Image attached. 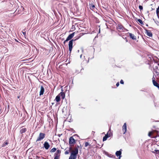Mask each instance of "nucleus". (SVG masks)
I'll return each mask as SVG.
<instances>
[{
  "label": "nucleus",
  "instance_id": "nucleus-1",
  "mask_svg": "<svg viewBox=\"0 0 159 159\" xmlns=\"http://www.w3.org/2000/svg\"><path fill=\"white\" fill-rule=\"evenodd\" d=\"M78 153V148H75L74 150L71 152L70 156L69 157V159H76Z\"/></svg>",
  "mask_w": 159,
  "mask_h": 159
},
{
  "label": "nucleus",
  "instance_id": "nucleus-2",
  "mask_svg": "<svg viewBox=\"0 0 159 159\" xmlns=\"http://www.w3.org/2000/svg\"><path fill=\"white\" fill-rule=\"evenodd\" d=\"M84 34L83 33H80L77 39H78L80 38ZM77 39H76L75 40L72 39L71 40H70L69 42V49L70 51V53H71V51L72 50V48H73V41H75Z\"/></svg>",
  "mask_w": 159,
  "mask_h": 159
},
{
  "label": "nucleus",
  "instance_id": "nucleus-3",
  "mask_svg": "<svg viewBox=\"0 0 159 159\" xmlns=\"http://www.w3.org/2000/svg\"><path fill=\"white\" fill-rule=\"evenodd\" d=\"M45 134L42 133H40L39 134V136L37 138L36 141L37 142L40 141L43 139L45 138Z\"/></svg>",
  "mask_w": 159,
  "mask_h": 159
},
{
  "label": "nucleus",
  "instance_id": "nucleus-4",
  "mask_svg": "<svg viewBox=\"0 0 159 159\" xmlns=\"http://www.w3.org/2000/svg\"><path fill=\"white\" fill-rule=\"evenodd\" d=\"M122 149H120V150L117 151L116 152V156L118 157V159H120V158L121 157V151Z\"/></svg>",
  "mask_w": 159,
  "mask_h": 159
},
{
  "label": "nucleus",
  "instance_id": "nucleus-5",
  "mask_svg": "<svg viewBox=\"0 0 159 159\" xmlns=\"http://www.w3.org/2000/svg\"><path fill=\"white\" fill-rule=\"evenodd\" d=\"M122 130L123 132V134H125L126 132L127 131V125L125 123L124 124V125L122 127Z\"/></svg>",
  "mask_w": 159,
  "mask_h": 159
},
{
  "label": "nucleus",
  "instance_id": "nucleus-6",
  "mask_svg": "<svg viewBox=\"0 0 159 159\" xmlns=\"http://www.w3.org/2000/svg\"><path fill=\"white\" fill-rule=\"evenodd\" d=\"M75 32L71 34H70L66 38V41H68L70 40L74 36Z\"/></svg>",
  "mask_w": 159,
  "mask_h": 159
},
{
  "label": "nucleus",
  "instance_id": "nucleus-7",
  "mask_svg": "<svg viewBox=\"0 0 159 159\" xmlns=\"http://www.w3.org/2000/svg\"><path fill=\"white\" fill-rule=\"evenodd\" d=\"M69 144H74L75 143V140L73 137H71L69 139Z\"/></svg>",
  "mask_w": 159,
  "mask_h": 159
},
{
  "label": "nucleus",
  "instance_id": "nucleus-8",
  "mask_svg": "<svg viewBox=\"0 0 159 159\" xmlns=\"http://www.w3.org/2000/svg\"><path fill=\"white\" fill-rule=\"evenodd\" d=\"M109 132L108 131L107 133L105 134V136L103 138V141H104L106 140L107 139L110 137V134H109Z\"/></svg>",
  "mask_w": 159,
  "mask_h": 159
},
{
  "label": "nucleus",
  "instance_id": "nucleus-9",
  "mask_svg": "<svg viewBox=\"0 0 159 159\" xmlns=\"http://www.w3.org/2000/svg\"><path fill=\"white\" fill-rule=\"evenodd\" d=\"M44 147L45 148V149L46 150L48 149V148L50 147V145L47 142H45L44 144Z\"/></svg>",
  "mask_w": 159,
  "mask_h": 159
},
{
  "label": "nucleus",
  "instance_id": "nucleus-10",
  "mask_svg": "<svg viewBox=\"0 0 159 159\" xmlns=\"http://www.w3.org/2000/svg\"><path fill=\"white\" fill-rule=\"evenodd\" d=\"M159 70V65H158V64L155 63V64L154 65L153 70Z\"/></svg>",
  "mask_w": 159,
  "mask_h": 159
},
{
  "label": "nucleus",
  "instance_id": "nucleus-11",
  "mask_svg": "<svg viewBox=\"0 0 159 159\" xmlns=\"http://www.w3.org/2000/svg\"><path fill=\"white\" fill-rule=\"evenodd\" d=\"M129 34L130 37V38L131 39L133 40L136 39V37L135 36V35L134 34H133L131 33H129Z\"/></svg>",
  "mask_w": 159,
  "mask_h": 159
},
{
  "label": "nucleus",
  "instance_id": "nucleus-12",
  "mask_svg": "<svg viewBox=\"0 0 159 159\" xmlns=\"http://www.w3.org/2000/svg\"><path fill=\"white\" fill-rule=\"evenodd\" d=\"M58 95H60V97H61L62 99H64L65 97V94L63 92H61Z\"/></svg>",
  "mask_w": 159,
  "mask_h": 159
},
{
  "label": "nucleus",
  "instance_id": "nucleus-13",
  "mask_svg": "<svg viewBox=\"0 0 159 159\" xmlns=\"http://www.w3.org/2000/svg\"><path fill=\"white\" fill-rule=\"evenodd\" d=\"M152 82H153V85L157 87L159 89V84L154 80H152Z\"/></svg>",
  "mask_w": 159,
  "mask_h": 159
},
{
  "label": "nucleus",
  "instance_id": "nucleus-14",
  "mask_svg": "<svg viewBox=\"0 0 159 159\" xmlns=\"http://www.w3.org/2000/svg\"><path fill=\"white\" fill-rule=\"evenodd\" d=\"M146 33L147 34L148 36L149 37H152V34L151 32L148 30H146Z\"/></svg>",
  "mask_w": 159,
  "mask_h": 159
},
{
  "label": "nucleus",
  "instance_id": "nucleus-15",
  "mask_svg": "<svg viewBox=\"0 0 159 159\" xmlns=\"http://www.w3.org/2000/svg\"><path fill=\"white\" fill-rule=\"evenodd\" d=\"M55 100L57 102H58L60 101V95H58L55 98Z\"/></svg>",
  "mask_w": 159,
  "mask_h": 159
},
{
  "label": "nucleus",
  "instance_id": "nucleus-16",
  "mask_svg": "<svg viewBox=\"0 0 159 159\" xmlns=\"http://www.w3.org/2000/svg\"><path fill=\"white\" fill-rule=\"evenodd\" d=\"M27 129L26 128H22L21 129L20 131V133L22 134L23 133H25Z\"/></svg>",
  "mask_w": 159,
  "mask_h": 159
},
{
  "label": "nucleus",
  "instance_id": "nucleus-17",
  "mask_svg": "<svg viewBox=\"0 0 159 159\" xmlns=\"http://www.w3.org/2000/svg\"><path fill=\"white\" fill-rule=\"evenodd\" d=\"M123 26L122 25H118L117 29H119L120 30H123Z\"/></svg>",
  "mask_w": 159,
  "mask_h": 159
},
{
  "label": "nucleus",
  "instance_id": "nucleus-18",
  "mask_svg": "<svg viewBox=\"0 0 159 159\" xmlns=\"http://www.w3.org/2000/svg\"><path fill=\"white\" fill-rule=\"evenodd\" d=\"M8 144V142H7V141H5V142H4L3 143V144H2V147H4L6 146V145H7Z\"/></svg>",
  "mask_w": 159,
  "mask_h": 159
},
{
  "label": "nucleus",
  "instance_id": "nucleus-19",
  "mask_svg": "<svg viewBox=\"0 0 159 159\" xmlns=\"http://www.w3.org/2000/svg\"><path fill=\"white\" fill-rule=\"evenodd\" d=\"M159 12V6H158V8L157 9V10H156V13H157V17H158V16H159V15H158Z\"/></svg>",
  "mask_w": 159,
  "mask_h": 159
},
{
  "label": "nucleus",
  "instance_id": "nucleus-20",
  "mask_svg": "<svg viewBox=\"0 0 159 159\" xmlns=\"http://www.w3.org/2000/svg\"><path fill=\"white\" fill-rule=\"evenodd\" d=\"M60 154L57 153L56 152L54 154V156L59 157Z\"/></svg>",
  "mask_w": 159,
  "mask_h": 159
},
{
  "label": "nucleus",
  "instance_id": "nucleus-21",
  "mask_svg": "<svg viewBox=\"0 0 159 159\" xmlns=\"http://www.w3.org/2000/svg\"><path fill=\"white\" fill-rule=\"evenodd\" d=\"M56 150V148H52L51 150V152H54Z\"/></svg>",
  "mask_w": 159,
  "mask_h": 159
},
{
  "label": "nucleus",
  "instance_id": "nucleus-22",
  "mask_svg": "<svg viewBox=\"0 0 159 159\" xmlns=\"http://www.w3.org/2000/svg\"><path fill=\"white\" fill-rule=\"evenodd\" d=\"M44 92V90H40V93L39 95L40 96L42 95Z\"/></svg>",
  "mask_w": 159,
  "mask_h": 159
},
{
  "label": "nucleus",
  "instance_id": "nucleus-23",
  "mask_svg": "<svg viewBox=\"0 0 159 159\" xmlns=\"http://www.w3.org/2000/svg\"><path fill=\"white\" fill-rule=\"evenodd\" d=\"M90 146V145L89 144V143L87 142H86L85 143V147H86L87 146Z\"/></svg>",
  "mask_w": 159,
  "mask_h": 159
},
{
  "label": "nucleus",
  "instance_id": "nucleus-24",
  "mask_svg": "<svg viewBox=\"0 0 159 159\" xmlns=\"http://www.w3.org/2000/svg\"><path fill=\"white\" fill-rule=\"evenodd\" d=\"M138 21L141 24H143V21L140 19H139L138 20Z\"/></svg>",
  "mask_w": 159,
  "mask_h": 159
},
{
  "label": "nucleus",
  "instance_id": "nucleus-25",
  "mask_svg": "<svg viewBox=\"0 0 159 159\" xmlns=\"http://www.w3.org/2000/svg\"><path fill=\"white\" fill-rule=\"evenodd\" d=\"M152 132H149L148 134V136L150 137H151V135H152Z\"/></svg>",
  "mask_w": 159,
  "mask_h": 159
},
{
  "label": "nucleus",
  "instance_id": "nucleus-26",
  "mask_svg": "<svg viewBox=\"0 0 159 159\" xmlns=\"http://www.w3.org/2000/svg\"><path fill=\"white\" fill-rule=\"evenodd\" d=\"M56 152L57 153H58V154H60V153H61V151L59 150H57V151H56Z\"/></svg>",
  "mask_w": 159,
  "mask_h": 159
},
{
  "label": "nucleus",
  "instance_id": "nucleus-27",
  "mask_svg": "<svg viewBox=\"0 0 159 159\" xmlns=\"http://www.w3.org/2000/svg\"><path fill=\"white\" fill-rule=\"evenodd\" d=\"M95 7V6L94 5H92L90 6V8L91 9H92L93 8H94Z\"/></svg>",
  "mask_w": 159,
  "mask_h": 159
},
{
  "label": "nucleus",
  "instance_id": "nucleus-28",
  "mask_svg": "<svg viewBox=\"0 0 159 159\" xmlns=\"http://www.w3.org/2000/svg\"><path fill=\"white\" fill-rule=\"evenodd\" d=\"M157 70H154L155 71H154L156 73L157 75H158V74H159V72L157 71Z\"/></svg>",
  "mask_w": 159,
  "mask_h": 159
},
{
  "label": "nucleus",
  "instance_id": "nucleus-29",
  "mask_svg": "<svg viewBox=\"0 0 159 159\" xmlns=\"http://www.w3.org/2000/svg\"><path fill=\"white\" fill-rule=\"evenodd\" d=\"M139 8L140 10H142L143 9V7L140 5L139 6Z\"/></svg>",
  "mask_w": 159,
  "mask_h": 159
},
{
  "label": "nucleus",
  "instance_id": "nucleus-30",
  "mask_svg": "<svg viewBox=\"0 0 159 159\" xmlns=\"http://www.w3.org/2000/svg\"><path fill=\"white\" fill-rule=\"evenodd\" d=\"M69 153V152L68 151H66L65 152V154L66 155L68 154Z\"/></svg>",
  "mask_w": 159,
  "mask_h": 159
},
{
  "label": "nucleus",
  "instance_id": "nucleus-31",
  "mask_svg": "<svg viewBox=\"0 0 159 159\" xmlns=\"http://www.w3.org/2000/svg\"><path fill=\"white\" fill-rule=\"evenodd\" d=\"M22 34H23V35H24L25 36V35H26V32H25L22 31Z\"/></svg>",
  "mask_w": 159,
  "mask_h": 159
},
{
  "label": "nucleus",
  "instance_id": "nucleus-32",
  "mask_svg": "<svg viewBox=\"0 0 159 159\" xmlns=\"http://www.w3.org/2000/svg\"><path fill=\"white\" fill-rule=\"evenodd\" d=\"M120 83L121 84H124V81L123 80H121L120 81Z\"/></svg>",
  "mask_w": 159,
  "mask_h": 159
},
{
  "label": "nucleus",
  "instance_id": "nucleus-33",
  "mask_svg": "<svg viewBox=\"0 0 159 159\" xmlns=\"http://www.w3.org/2000/svg\"><path fill=\"white\" fill-rule=\"evenodd\" d=\"M154 151L156 153H158L159 152V150H155Z\"/></svg>",
  "mask_w": 159,
  "mask_h": 159
},
{
  "label": "nucleus",
  "instance_id": "nucleus-34",
  "mask_svg": "<svg viewBox=\"0 0 159 159\" xmlns=\"http://www.w3.org/2000/svg\"><path fill=\"white\" fill-rule=\"evenodd\" d=\"M40 88H41V89H44L42 85L40 86Z\"/></svg>",
  "mask_w": 159,
  "mask_h": 159
},
{
  "label": "nucleus",
  "instance_id": "nucleus-35",
  "mask_svg": "<svg viewBox=\"0 0 159 159\" xmlns=\"http://www.w3.org/2000/svg\"><path fill=\"white\" fill-rule=\"evenodd\" d=\"M119 85V82H117L116 84V86L117 87H118Z\"/></svg>",
  "mask_w": 159,
  "mask_h": 159
},
{
  "label": "nucleus",
  "instance_id": "nucleus-36",
  "mask_svg": "<svg viewBox=\"0 0 159 159\" xmlns=\"http://www.w3.org/2000/svg\"><path fill=\"white\" fill-rule=\"evenodd\" d=\"M59 157H55V156L54 157V159H59Z\"/></svg>",
  "mask_w": 159,
  "mask_h": 159
},
{
  "label": "nucleus",
  "instance_id": "nucleus-37",
  "mask_svg": "<svg viewBox=\"0 0 159 159\" xmlns=\"http://www.w3.org/2000/svg\"><path fill=\"white\" fill-rule=\"evenodd\" d=\"M110 157H115V156H112V155H111V156H110Z\"/></svg>",
  "mask_w": 159,
  "mask_h": 159
},
{
  "label": "nucleus",
  "instance_id": "nucleus-38",
  "mask_svg": "<svg viewBox=\"0 0 159 159\" xmlns=\"http://www.w3.org/2000/svg\"><path fill=\"white\" fill-rule=\"evenodd\" d=\"M79 146L78 145H77V147L76 148H78H78H79Z\"/></svg>",
  "mask_w": 159,
  "mask_h": 159
},
{
  "label": "nucleus",
  "instance_id": "nucleus-39",
  "mask_svg": "<svg viewBox=\"0 0 159 159\" xmlns=\"http://www.w3.org/2000/svg\"><path fill=\"white\" fill-rule=\"evenodd\" d=\"M67 41H66V40H65L64 42V43H65L66 42H67Z\"/></svg>",
  "mask_w": 159,
  "mask_h": 159
},
{
  "label": "nucleus",
  "instance_id": "nucleus-40",
  "mask_svg": "<svg viewBox=\"0 0 159 159\" xmlns=\"http://www.w3.org/2000/svg\"><path fill=\"white\" fill-rule=\"evenodd\" d=\"M82 54H81V55H80V58H81V57H82Z\"/></svg>",
  "mask_w": 159,
  "mask_h": 159
},
{
  "label": "nucleus",
  "instance_id": "nucleus-41",
  "mask_svg": "<svg viewBox=\"0 0 159 159\" xmlns=\"http://www.w3.org/2000/svg\"><path fill=\"white\" fill-rule=\"evenodd\" d=\"M17 98H20V96H18Z\"/></svg>",
  "mask_w": 159,
  "mask_h": 159
},
{
  "label": "nucleus",
  "instance_id": "nucleus-42",
  "mask_svg": "<svg viewBox=\"0 0 159 159\" xmlns=\"http://www.w3.org/2000/svg\"><path fill=\"white\" fill-rule=\"evenodd\" d=\"M100 29H99V32H98V33H100Z\"/></svg>",
  "mask_w": 159,
  "mask_h": 159
},
{
  "label": "nucleus",
  "instance_id": "nucleus-43",
  "mask_svg": "<svg viewBox=\"0 0 159 159\" xmlns=\"http://www.w3.org/2000/svg\"><path fill=\"white\" fill-rule=\"evenodd\" d=\"M77 51H78V52H79V50H78Z\"/></svg>",
  "mask_w": 159,
  "mask_h": 159
},
{
  "label": "nucleus",
  "instance_id": "nucleus-44",
  "mask_svg": "<svg viewBox=\"0 0 159 159\" xmlns=\"http://www.w3.org/2000/svg\"><path fill=\"white\" fill-rule=\"evenodd\" d=\"M157 17L159 19V16H158V17Z\"/></svg>",
  "mask_w": 159,
  "mask_h": 159
}]
</instances>
